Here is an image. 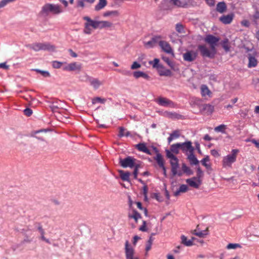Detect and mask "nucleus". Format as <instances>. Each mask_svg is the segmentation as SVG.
Listing matches in <instances>:
<instances>
[{
  "mask_svg": "<svg viewBox=\"0 0 259 259\" xmlns=\"http://www.w3.org/2000/svg\"><path fill=\"white\" fill-rule=\"evenodd\" d=\"M169 3L179 8H187L188 3L185 0H169Z\"/></svg>",
  "mask_w": 259,
  "mask_h": 259,
  "instance_id": "21",
  "label": "nucleus"
},
{
  "mask_svg": "<svg viewBox=\"0 0 259 259\" xmlns=\"http://www.w3.org/2000/svg\"><path fill=\"white\" fill-rule=\"evenodd\" d=\"M162 36L159 35L153 36L151 39L148 41H144V46L147 49H151L154 48L157 44L159 45V41H161Z\"/></svg>",
  "mask_w": 259,
  "mask_h": 259,
  "instance_id": "9",
  "label": "nucleus"
},
{
  "mask_svg": "<svg viewBox=\"0 0 259 259\" xmlns=\"http://www.w3.org/2000/svg\"><path fill=\"white\" fill-rule=\"evenodd\" d=\"M136 203H137L138 208L141 210H144L145 215H147V209L146 208H144L142 206V203L140 202H137Z\"/></svg>",
  "mask_w": 259,
  "mask_h": 259,
  "instance_id": "55",
  "label": "nucleus"
},
{
  "mask_svg": "<svg viewBox=\"0 0 259 259\" xmlns=\"http://www.w3.org/2000/svg\"><path fill=\"white\" fill-rule=\"evenodd\" d=\"M188 189V186L186 185L183 184L181 185L179 189V190H177L174 192V196H178L180 195V193H185L187 191Z\"/></svg>",
  "mask_w": 259,
  "mask_h": 259,
  "instance_id": "31",
  "label": "nucleus"
},
{
  "mask_svg": "<svg viewBox=\"0 0 259 259\" xmlns=\"http://www.w3.org/2000/svg\"><path fill=\"white\" fill-rule=\"evenodd\" d=\"M141 66V65L140 64L135 61L133 63L131 68L132 69L134 70L140 68Z\"/></svg>",
  "mask_w": 259,
  "mask_h": 259,
  "instance_id": "59",
  "label": "nucleus"
},
{
  "mask_svg": "<svg viewBox=\"0 0 259 259\" xmlns=\"http://www.w3.org/2000/svg\"><path fill=\"white\" fill-rule=\"evenodd\" d=\"M139 230L142 232H146L147 229L146 228V221H144L143 222V225L140 227Z\"/></svg>",
  "mask_w": 259,
  "mask_h": 259,
  "instance_id": "60",
  "label": "nucleus"
},
{
  "mask_svg": "<svg viewBox=\"0 0 259 259\" xmlns=\"http://www.w3.org/2000/svg\"><path fill=\"white\" fill-rule=\"evenodd\" d=\"M47 132V130H46V129H41L39 130L34 131L33 132V133L32 134V136L35 137V138L39 140L44 141V139L42 137L36 136H35V135L41 132Z\"/></svg>",
  "mask_w": 259,
  "mask_h": 259,
  "instance_id": "39",
  "label": "nucleus"
},
{
  "mask_svg": "<svg viewBox=\"0 0 259 259\" xmlns=\"http://www.w3.org/2000/svg\"><path fill=\"white\" fill-rule=\"evenodd\" d=\"M202 109L207 115H209L213 112L214 110V107L209 104H205L203 105Z\"/></svg>",
  "mask_w": 259,
  "mask_h": 259,
  "instance_id": "30",
  "label": "nucleus"
},
{
  "mask_svg": "<svg viewBox=\"0 0 259 259\" xmlns=\"http://www.w3.org/2000/svg\"><path fill=\"white\" fill-rule=\"evenodd\" d=\"M106 100L104 98H101V97H96L92 99V104H95L97 103H100L101 104H104L106 102Z\"/></svg>",
  "mask_w": 259,
  "mask_h": 259,
  "instance_id": "44",
  "label": "nucleus"
},
{
  "mask_svg": "<svg viewBox=\"0 0 259 259\" xmlns=\"http://www.w3.org/2000/svg\"><path fill=\"white\" fill-rule=\"evenodd\" d=\"M155 102L160 106L166 107L175 108L176 104L169 99L160 97L158 98Z\"/></svg>",
  "mask_w": 259,
  "mask_h": 259,
  "instance_id": "7",
  "label": "nucleus"
},
{
  "mask_svg": "<svg viewBox=\"0 0 259 259\" xmlns=\"http://www.w3.org/2000/svg\"><path fill=\"white\" fill-rule=\"evenodd\" d=\"M159 74L160 76H169L171 75V72L169 69H162L159 70Z\"/></svg>",
  "mask_w": 259,
  "mask_h": 259,
  "instance_id": "43",
  "label": "nucleus"
},
{
  "mask_svg": "<svg viewBox=\"0 0 259 259\" xmlns=\"http://www.w3.org/2000/svg\"><path fill=\"white\" fill-rule=\"evenodd\" d=\"M80 69L81 65L76 62L71 63L63 68L64 70L69 71L79 70Z\"/></svg>",
  "mask_w": 259,
  "mask_h": 259,
  "instance_id": "19",
  "label": "nucleus"
},
{
  "mask_svg": "<svg viewBox=\"0 0 259 259\" xmlns=\"http://www.w3.org/2000/svg\"><path fill=\"white\" fill-rule=\"evenodd\" d=\"M63 12L61 6L59 5H54L52 4H47L45 5L41 9V13L48 14L49 13H52L54 14H59Z\"/></svg>",
  "mask_w": 259,
  "mask_h": 259,
  "instance_id": "3",
  "label": "nucleus"
},
{
  "mask_svg": "<svg viewBox=\"0 0 259 259\" xmlns=\"http://www.w3.org/2000/svg\"><path fill=\"white\" fill-rule=\"evenodd\" d=\"M33 70L36 72L37 73L41 74V75L45 77H50V73L48 71H44V70H40L39 69H33Z\"/></svg>",
  "mask_w": 259,
  "mask_h": 259,
  "instance_id": "41",
  "label": "nucleus"
},
{
  "mask_svg": "<svg viewBox=\"0 0 259 259\" xmlns=\"http://www.w3.org/2000/svg\"><path fill=\"white\" fill-rule=\"evenodd\" d=\"M222 46L226 52H228L230 51V46L229 45L228 39L226 38L222 41Z\"/></svg>",
  "mask_w": 259,
  "mask_h": 259,
  "instance_id": "40",
  "label": "nucleus"
},
{
  "mask_svg": "<svg viewBox=\"0 0 259 259\" xmlns=\"http://www.w3.org/2000/svg\"><path fill=\"white\" fill-rule=\"evenodd\" d=\"M133 75L136 78L143 77L147 80L150 79V76L146 73L141 71H137L133 72Z\"/></svg>",
  "mask_w": 259,
  "mask_h": 259,
  "instance_id": "24",
  "label": "nucleus"
},
{
  "mask_svg": "<svg viewBox=\"0 0 259 259\" xmlns=\"http://www.w3.org/2000/svg\"><path fill=\"white\" fill-rule=\"evenodd\" d=\"M84 0H77V7L83 8L85 7Z\"/></svg>",
  "mask_w": 259,
  "mask_h": 259,
  "instance_id": "57",
  "label": "nucleus"
},
{
  "mask_svg": "<svg viewBox=\"0 0 259 259\" xmlns=\"http://www.w3.org/2000/svg\"><path fill=\"white\" fill-rule=\"evenodd\" d=\"M159 46L165 53L174 55V52L170 45L166 41L161 40L159 41Z\"/></svg>",
  "mask_w": 259,
  "mask_h": 259,
  "instance_id": "16",
  "label": "nucleus"
},
{
  "mask_svg": "<svg viewBox=\"0 0 259 259\" xmlns=\"http://www.w3.org/2000/svg\"><path fill=\"white\" fill-rule=\"evenodd\" d=\"M180 143L181 150L186 155H188L189 153L194 152V148L192 146V143L191 141H187Z\"/></svg>",
  "mask_w": 259,
  "mask_h": 259,
  "instance_id": "8",
  "label": "nucleus"
},
{
  "mask_svg": "<svg viewBox=\"0 0 259 259\" xmlns=\"http://www.w3.org/2000/svg\"><path fill=\"white\" fill-rule=\"evenodd\" d=\"M166 156L168 158H169L170 160L176 159L177 157L174 154V153L171 151V150H169L168 149L165 150Z\"/></svg>",
  "mask_w": 259,
  "mask_h": 259,
  "instance_id": "47",
  "label": "nucleus"
},
{
  "mask_svg": "<svg viewBox=\"0 0 259 259\" xmlns=\"http://www.w3.org/2000/svg\"><path fill=\"white\" fill-rule=\"evenodd\" d=\"M112 23L108 21H98V29H103L110 27Z\"/></svg>",
  "mask_w": 259,
  "mask_h": 259,
  "instance_id": "25",
  "label": "nucleus"
},
{
  "mask_svg": "<svg viewBox=\"0 0 259 259\" xmlns=\"http://www.w3.org/2000/svg\"><path fill=\"white\" fill-rule=\"evenodd\" d=\"M143 194L144 195L145 199H147V192H148V187H147V186L146 185H145L143 186Z\"/></svg>",
  "mask_w": 259,
  "mask_h": 259,
  "instance_id": "61",
  "label": "nucleus"
},
{
  "mask_svg": "<svg viewBox=\"0 0 259 259\" xmlns=\"http://www.w3.org/2000/svg\"><path fill=\"white\" fill-rule=\"evenodd\" d=\"M117 71L123 75L129 76L131 74V72L127 70H117Z\"/></svg>",
  "mask_w": 259,
  "mask_h": 259,
  "instance_id": "56",
  "label": "nucleus"
},
{
  "mask_svg": "<svg viewBox=\"0 0 259 259\" xmlns=\"http://www.w3.org/2000/svg\"><path fill=\"white\" fill-rule=\"evenodd\" d=\"M239 152L238 149H232L231 153L224 156L222 160V166L224 168H231L232 165L236 161L237 155Z\"/></svg>",
  "mask_w": 259,
  "mask_h": 259,
  "instance_id": "2",
  "label": "nucleus"
},
{
  "mask_svg": "<svg viewBox=\"0 0 259 259\" xmlns=\"http://www.w3.org/2000/svg\"><path fill=\"white\" fill-rule=\"evenodd\" d=\"M241 247L240 244L238 243H229L227 245L226 248L227 249H235Z\"/></svg>",
  "mask_w": 259,
  "mask_h": 259,
  "instance_id": "48",
  "label": "nucleus"
},
{
  "mask_svg": "<svg viewBox=\"0 0 259 259\" xmlns=\"http://www.w3.org/2000/svg\"><path fill=\"white\" fill-rule=\"evenodd\" d=\"M227 10V6L225 2H221L218 3L216 7V10L220 13H224Z\"/></svg>",
  "mask_w": 259,
  "mask_h": 259,
  "instance_id": "26",
  "label": "nucleus"
},
{
  "mask_svg": "<svg viewBox=\"0 0 259 259\" xmlns=\"http://www.w3.org/2000/svg\"><path fill=\"white\" fill-rule=\"evenodd\" d=\"M182 168L183 172L188 176H190L193 174V170L184 163L182 164Z\"/></svg>",
  "mask_w": 259,
  "mask_h": 259,
  "instance_id": "36",
  "label": "nucleus"
},
{
  "mask_svg": "<svg viewBox=\"0 0 259 259\" xmlns=\"http://www.w3.org/2000/svg\"><path fill=\"white\" fill-rule=\"evenodd\" d=\"M197 55L196 51H188L183 54V59L187 62H193L196 59Z\"/></svg>",
  "mask_w": 259,
  "mask_h": 259,
  "instance_id": "13",
  "label": "nucleus"
},
{
  "mask_svg": "<svg viewBox=\"0 0 259 259\" xmlns=\"http://www.w3.org/2000/svg\"><path fill=\"white\" fill-rule=\"evenodd\" d=\"M29 49L34 50L35 52H38L41 50L48 51L49 52H55L56 47L51 45L49 42H36L32 44H30L27 46Z\"/></svg>",
  "mask_w": 259,
  "mask_h": 259,
  "instance_id": "1",
  "label": "nucleus"
},
{
  "mask_svg": "<svg viewBox=\"0 0 259 259\" xmlns=\"http://www.w3.org/2000/svg\"><path fill=\"white\" fill-rule=\"evenodd\" d=\"M125 254L126 259H138L134 256L135 250L129 244L128 241H126L125 243Z\"/></svg>",
  "mask_w": 259,
  "mask_h": 259,
  "instance_id": "12",
  "label": "nucleus"
},
{
  "mask_svg": "<svg viewBox=\"0 0 259 259\" xmlns=\"http://www.w3.org/2000/svg\"><path fill=\"white\" fill-rule=\"evenodd\" d=\"M15 0H2L0 2V8H2L6 6L8 3L14 1Z\"/></svg>",
  "mask_w": 259,
  "mask_h": 259,
  "instance_id": "53",
  "label": "nucleus"
},
{
  "mask_svg": "<svg viewBox=\"0 0 259 259\" xmlns=\"http://www.w3.org/2000/svg\"><path fill=\"white\" fill-rule=\"evenodd\" d=\"M65 103L61 100H55L51 103L49 107L54 112H58V109H64Z\"/></svg>",
  "mask_w": 259,
  "mask_h": 259,
  "instance_id": "14",
  "label": "nucleus"
},
{
  "mask_svg": "<svg viewBox=\"0 0 259 259\" xmlns=\"http://www.w3.org/2000/svg\"><path fill=\"white\" fill-rule=\"evenodd\" d=\"M169 163L171 165V171L172 176H175L176 175H178L179 177L181 176L182 175V172L180 170H178L179 168L178 158H177L176 159L170 160Z\"/></svg>",
  "mask_w": 259,
  "mask_h": 259,
  "instance_id": "11",
  "label": "nucleus"
},
{
  "mask_svg": "<svg viewBox=\"0 0 259 259\" xmlns=\"http://www.w3.org/2000/svg\"><path fill=\"white\" fill-rule=\"evenodd\" d=\"M209 161V157L208 156H207L203 158L201 160V162L202 164L206 167V168L208 170L211 169V165L209 164H208L207 162Z\"/></svg>",
  "mask_w": 259,
  "mask_h": 259,
  "instance_id": "38",
  "label": "nucleus"
},
{
  "mask_svg": "<svg viewBox=\"0 0 259 259\" xmlns=\"http://www.w3.org/2000/svg\"><path fill=\"white\" fill-rule=\"evenodd\" d=\"M24 113L27 116H30L32 114V110L29 108H27L24 110Z\"/></svg>",
  "mask_w": 259,
  "mask_h": 259,
  "instance_id": "58",
  "label": "nucleus"
},
{
  "mask_svg": "<svg viewBox=\"0 0 259 259\" xmlns=\"http://www.w3.org/2000/svg\"><path fill=\"white\" fill-rule=\"evenodd\" d=\"M187 158L191 165H196L198 164L199 161L194 154V152L189 153L187 155Z\"/></svg>",
  "mask_w": 259,
  "mask_h": 259,
  "instance_id": "27",
  "label": "nucleus"
},
{
  "mask_svg": "<svg viewBox=\"0 0 259 259\" xmlns=\"http://www.w3.org/2000/svg\"><path fill=\"white\" fill-rule=\"evenodd\" d=\"M37 230L39 231L40 235L45 234V233L44 230L43 229L41 225H40V224H38V226L37 227Z\"/></svg>",
  "mask_w": 259,
  "mask_h": 259,
  "instance_id": "64",
  "label": "nucleus"
},
{
  "mask_svg": "<svg viewBox=\"0 0 259 259\" xmlns=\"http://www.w3.org/2000/svg\"><path fill=\"white\" fill-rule=\"evenodd\" d=\"M167 116L172 119H179L181 115L176 112H167Z\"/></svg>",
  "mask_w": 259,
  "mask_h": 259,
  "instance_id": "45",
  "label": "nucleus"
},
{
  "mask_svg": "<svg viewBox=\"0 0 259 259\" xmlns=\"http://www.w3.org/2000/svg\"><path fill=\"white\" fill-rule=\"evenodd\" d=\"M135 147L139 151L143 152L148 155H151L150 150L147 147L145 143H139L135 145Z\"/></svg>",
  "mask_w": 259,
  "mask_h": 259,
  "instance_id": "20",
  "label": "nucleus"
},
{
  "mask_svg": "<svg viewBox=\"0 0 259 259\" xmlns=\"http://www.w3.org/2000/svg\"><path fill=\"white\" fill-rule=\"evenodd\" d=\"M226 126L224 124H221L214 128V131L216 132H220L223 134L225 133V129Z\"/></svg>",
  "mask_w": 259,
  "mask_h": 259,
  "instance_id": "46",
  "label": "nucleus"
},
{
  "mask_svg": "<svg viewBox=\"0 0 259 259\" xmlns=\"http://www.w3.org/2000/svg\"><path fill=\"white\" fill-rule=\"evenodd\" d=\"M193 234L199 237L204 238L205 236L208 234L207 230L197 231V230H194L193 231Z\"/></svg>",
  "mask_w": 259,
  "mask_h": 259,
  "instance_id": "33",
  "label": "nucleus"
},
{
  "mask_svg": "<svg viewBox=\"0 0 259 259\" xmlns=\"http://www.w3.org/2000/svg\"><path fill=\"white\" fill-rule=\"evenodd\" d=\"M196 172H197V176L195 177L197 178V179H198V180H200L201 178L202 177V176L203 175V172L199 166H198L197 168Z\"/></svg>",
  "mask_w": 259,
  "mask_h": 259,
  "instance_id": "52",
  "label": "nucleus"
},
{
  "mask_svg": "<svg viewBox=\"0 0 259 259\" xmlns=\"http://www.w3.org/2000/svg\"><path fill=\"white\" fill-rule=\"evenodd\" d=\"M137 160L132 156H127L124 159L120 158L119 164L123 168H133L134 166V162Z\"/></svg>",
  "mask_w": 259,
  "mask_h": 259,
  "instance_id": "10",
  "label": "nucleus"
},
{
  "mask_svg": "<svg viewBox=\"0 0 259 259\" xmlns=\"http://www.w3.org/2000/svg\"><path fill=\"white\" fill-rule=\"evenodd\" d=\"M176 29L177 32L180 33H182L184 32V27L182 24L180 23H178L176 26Z\"/></svg>",
  "mask_w": 259,
  "mask_h": 259,
  "instance_id": "49",
  "label": "nucleus"
},
{
  "mask_svg": "<svg viewBox=\"0 0 259 259\" xmlns=\"http://www.w3.org/2000/svg\"><path fill=\"white\" fill-rule=\"evenodd\" d=\"M120 176L121 179L123 181L128 182L130 180V173L128 171L124 172L123 170H120Z\"/></svg>",
  "mask_w": 259,
  "mask_h": 259,
  "instance_id": "35",
  "label": "nucleus"
},
{
  "mask_svg": "<svg viewBox=\"0 0 259 259\" xmlns=\"http://www.w3.org/2000/svg\"><path fill=\"white\" fill-rule=\"evenodd\" d=\"M181 242L182 244L187 246H192L193 243V240L194 238H192V239L188 240L187 238L184 235L181 236Z\"/></svg>",
  "mask_w": 259,
  "mask_h": 259,
  "instance_id": "28",
  "label": "nucleus"
},
{
  "mask_svg": "<svg viewBox=\"0 0 259 259\" xmlns=\"http://www.w3.org/2000/svg\"><path fill=\"white\" fill-rule=\"evenodd\" d=\"M241 24L242 25L248 27L250 25L249 22L247 20H243L241 21Z\"/></svg>",
  "mask_w": 259,
  "mask_h": 259,
  "instance_id": "62",
  "label": "nucleus"
},
{
  "mask_svg": "<svg viewBox=\"0 0 259 259\" xmlns=\"http://www.w3.org/2000/svg\"><path fill=\"white\" fill-rule=\"evenodd\" d=\"M119 13L118 11H107L104 13L103 16L105 17H109V16H113V17H117L118 16Z\"/></svg>",
  "mask_w": 259,
  "mask_h": 259,
  "instance_id": "37",
  "label": "nucleus"
},
{
  "mask_svg": "<svg viewBox=\"0 0 259 259\" xmlns=\"http://www.w3.org/2000/svg\"><path fill=\"white\" fill-rule=\"evenodd\" d=\"M170 136H171L174 139H177L180 136V131L179 130H175L170 134Z\"/></svg>",
  "mask_w": 259,
  "mask_h": 259,
  "instance_id": "50",
  "label": "nucleus"
},
{
  "mask_svg": "<svg viewBox=\"0 0 259 259\" xmlns=\"http://www.w3.org/2000/svg\"><path fill=\"white\" fill-rule=\"evenodd\" d=\"M200 90L201 94L202 97H204L206 96L210 97L211 92L206 85L202 84L200 87Z\"/></svg>",
  "mask_w": 259,
  "mask_h": 259,
  "instance_id": "23",
  "label": "nucleus"
},
{
  "mask_svg": "<svg viewBox=\"0 0 259 259\" xmlns=\"http://www.w3.org/2000/svg\"><path fill=\"white\" fill-rule=\"evenodd\" d=\"M107 5L106 0H99V3L96 5L95 10L98 11L104 8Z\"/></svg>",
  "mask_w": 259,
  "mask_h": 259,
  "instance_id": "34",
  "label": "nucleus"
},
{
  "mask_svg": "<svg viewBox=\"0 0 259 259\" xmlns=\"http://www.w3.org/2000/svg\"><path fill=\"white\" fill-rule=\"evenodd\" d=\"M198 50L203 57H207L212 59L216 54V50H212L210 49V50H209L206 46L204 45H199L198 46Z\"/></svg>",
  "mask_w": 259,
  "mask_h": 259,
  "instance_id": "5",
  "label": "nucleus"
},
{
  "mask_svg": "<svg viewBox=\"0 0 259 259\" xmlns=\"http://www.w3.org/2000/svg\"><path fill=\"white\" fill-rule=\"evenodd\" d=\"M219 40L220 38L219 37L212 34L206 35L204 39V41L210 45V48L212 50H216L215 47L217 46Z\"/></svg>",
  "mask_w": 259,
  "mask_h": 259,
  "instance_id": "6",
  "label": "nucleus"
},
{
  "mask_svg": "<svg viewBox=\"0 0 259 259\" xmlns=\"http://www.w3.org/2000/svg\"><path fill=\"white\" fill-rule=\"evenodd\" d=\"M132 218H134L136 222L137 220L141 218V214L136 210H134L133 214L132 216Z\"/></svg>",
  "mask_w": 259,
  "mask_h": 259,
  "instance_id": "54",
  "label": "nucleus"
},
{
  "mask_svg": "<svg viewBox=\"0 0 259 259\" xmlns=\"http://www.w3.org/2000/svg\"><path fill=\"white\" fill-rule=\"evenodd\" d=\"M162 60L167 63V64L171 68H174V63L172 61L170 60V59L166 56H163L162 57Z\"/></svg>",
  "mask_w": 259,
  "mask_h": 259,
  "instance_id": "42",
  "label": "nucleus"
},
{
  "mask_svg": "<svg viewBox=\"0 0 259 259\" xmlns=\"http://www.w3.org/2000/svg\"><path fill=\"white\" fill-rule=\"evenodd\" d=\"M88 81L95 90H97L103 84V82L98 78L88 76Z\"/></svg>",
  "mask_w": 259,
  "mask_h": 259,
  "instance_id": "18",
  "label": "nucleus"
},
{
  "mask_svg": "<svg viewBox=\"0 0 259 259\" xmlns=\"http://www.w3.org/2000/svg\"><path fill=\"white\" fill-rule=\"evenodd\" d=\"M206 4L210 7L214 6L215 5V0H205Z\"/></svg>",
  "mask_w": 259,
  "mask_h": 259,
  "instance_id": "63",
  "label": "nucleus"
},
{
  "mask_svg": "<svg viewBox=\"0 0 259 259\" xmlns=\"http://www.w3.org/2000/svg\"><path fill=\"white\" fill-rule=\"evenodd\" d=\"M63 63L57 61H54L52 62V66L54 68H61Z\"/></svg>",
  "mask_w": 259,
  "mask_h": 259,
  "instance_id": "51",
  "label": "nucleus"
},
{
  "mask_svg": "<svg viewBox=\"0 0 259 259\" xmlns=\"http://www.w3.org/2000/svg\"><path fill=\"white\" fill-rule=\"evenodd\" d=\"M170 150L171 151L176 154L179 153L180 149V143H177L176 144H172L170 147Z\"/></svg>",
  "mask_w": 259,
  "mask_h": 259,
  "instance_id": "32",
  "label": "nucleus"
},
{
  "mask_svg": "<svg viewBox=\"0 0 259 259\" xmlns=\"http://www.w3.org/2000/svg\"><path fill=\"white\" fill-rule=\"evenodd\" d=\"M248 68H253L256 66L257 64V61L255 57L252 56L251 54L248 55Z\"/></svg>",
  "mask_w": 259,
  "mask_h": 259,
  "instance_id": "22",
  "label": "nucleus"
},
{
  "mask_svg": "<svg viewBox=\"0 0 259 259\" xmlns=\"http://www.w3.org/2000/svg\"><path fill=\"white\" fill-rule=\"evenodd\" d=\"M154 159L156 161L160 167H163V166H164V160L160 153H157L156 157H154Z\"/></svg>",
  "mask_w": 259,
  "mask_h": 259,
  "instance_id": "29",
  "label": "nucleus"
},
{
  "mask_svg": "<svg viewBox=\"0 0 259 259\" xmlns=\"http://www.w3.org/2000/svg\"><path fill=\"white\" fill-rule=\"evenodd\" d=\"M83 19L86 21L84 24L83 32L87 34L92 33V29L91 27L94 29H98V21L92 20L88 16H84Z\"/></svg>",
  "mask_w": 259,
  "mask_h": 259,
  "instance_id": "4",
  "label": "nucleus"
},
{
  "mask_svg": "<svg viewBox=\"0 0 259 259\" xmlns=\"http://www.w3.org/2000/svg\"><path fill=\"white\" fill-rule=\"evenodd\" d=\"M235 17V14L232 12L227 15H223L219 18V20L224 24H229L231 23Z\"/></svg>",
  "mask_w": 259,
  "mask_h": 259,
  "instance_id": "15",
  "label": "nucleus"
},
{
  "mask_svg": "<svg viewBox=\"0 0 259 259\" xmlns=\"http://www.w3.org/2000/svg\"><path fill=\"white\" fill-rule=\"evenodd\" d=\"M187 183L190 186L195 188H198L201 184V180L197 179L195 177L186 180Z\"/></svg>",
  "mask_w": 259,
  "mask_h": 259,
  "instance_id": "17",
  "label": "nucleus"
}]
</instances>
